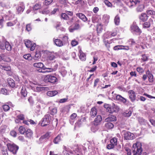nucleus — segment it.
I'll return each mask as SVG.
<instances>
[{"mask_svg":"<svg viewBox=\"0 0 155 155\" xmlns=\"http://www.w3.org/2000/svg\"><path fill=\"white\" fill-rule=\"evenodd\" d=\"M132 149L134 155H141L143 149L142 145L140 142L134 144Z\"/></svg>","mask_w":155,"mask_h":155,"instance_id":"f257e3e1","label":"nucleus"},{"mask_svg":"<svg viewBox=\"0 0 155 155\" xmlns=\"http://www.w3.org/2000/svg\"><path fill=\"white\" fill-rule=\"evenodd\" d=\"M102 120V117L100 115H98L97 116L94 121V125L92 126L91 128V131L95 132L97 130V128L96 127L95 130L93 129L94 127H95L96 126H97L100 123Z\"/></svg>","mask_w":155,"mask_h":155,"instance_id":"f03ea898","label":"nucleus"},{"mask_svg":"<svg viewBox=\"0 0 155 155\" xmlns=\"http://www.w3.org/2000/svg\"><path fill=\"white\" fill-rule=\"evenodd\" d=\"M8 148L9 151L14 154H16L19 147L15 144L7 143V144Z\"/></svg>","mask_w":155,"mask_h":155,"instance_id":"7ed1b4c3","label":"nucleus"},{"mask_svg":"<svg viewBox=\"0 0 155 155\" xmlns=\"http://www.w3.org/2000/svg\"><path fill=\"white\" fill-rule=\"evenodd\" d=\"M51 118V116L49 114L45 115L42 119L41 126L45 127L48 125L50 122Z\"/></svg>","mask_w":155,"mask_h":155,"instance_id":"20e7f679","label":"nucleus"},{"mask_svg":"<svg viewBox=\"0 0 155 155\" xmlns=\"http://www.w3.org/2000/svg\"><path fill=\"white\" fill-rule=\"evenodd\" d=\"M44 81L46 82H49L52 83H54L57 81L58 79L55 76L48 75L45 77Z\"/></svg>","mask_w":155,"mask_h":155,"instance_id":"39448f33","label":"nucleus"},{"mask_svg":"<svg viewBox=\"0 0 155 155\" xmlns=\"http://www.w3.org/2000/svg\"><path fill=\"white\" fill-rule=\"evenodd\" d=\"M120 110L118 106L113 103L111 107L108 106L106 108L107 111L110 113H117Z\"/></svg>","mask_w":155,"mask_h":155,"instance_id":"423d86ee","label":"nucleus"},{"mask_svg":"<svg viewBox=\"0 0 155 155\" xmlns=\"http://www.w3.org/2000/svg\"><path fill=\"white\" fill-rule=\"evenodd\" d=\"M58 67V65H56L54 66V68H48L45 67L43 68V71H40L41 69L38 70V71L40 72L43 73H45L46 72H51L53 71H55L57 69Z\"/></svg>","mask_w":155,"mask_h":155,"instance_id":"0eeeda50","label":"nucleus"},{"mask_svg":"<svg viewBox=\"0 0 155 155\" xmlns=\"http://www.w3.org/2000/svg\"><path fill=\"white\" fill-rule=\"evenodd\" d=\"M25 44L27 48H30V49L31 51H34L36 46L35 43H32L31 41L28 40L25 41Z\"/></svg>","mask_w":155,"mask_h":155,"instance_id":"6e6552de","label":"nucleus"},{"mask_svg":"<svg viewBox=\"0 0 155 155\" xmlns=\"http://www.w3.org/2000/svg\"><path fill=\"white\" fill-rule=\"evenodd\" d=\"M124 139L126 140H133L135 138L134 134L129 131L125 132L124 134Z\"/></svg>","mask_w":155,"mask_h":155,"instance_id":"1a4fd4ad","label":"nucleus"},{"mask_svg":"<svg viewBox=\"0 0 155 155\" xmlns=\"http://www.w3.org/2000/svg\"><path fill=\"white\" fill-rule=\"evenodd\" d=\"M130 28L132 32L135 31L140 34L141 33V30L139 28L138 26L135 24H133L131 26Z\"/></svg>","mask_w":155,"mask_h":155,"instance_id":"9d476101","label":"nucleus"},{"mask_svg":"<svg viewBox=\"0 0 155 155\" xmlns=\"http://www.w3.org/2000/svg\"><path fill=\"white\" fill-rule=\"evenodd\" d=\"M149 16L147 13H142L139 16V18L140 20L143 22L146 21L148 20Z\"/></svg>","mask_w":155,"mask_h":155,"instance_id":"9b49d317","label":"nucleus"},{"mask_svg":"<svg viewBox=\"0 0 155 155\" xmlns=\"http://www.w3.org/2000/svg\"><path fill=\"white\" fill-rule=\"evenodd\" d=\"M50 137V133L47 132L45 134L42 136L40 138L39 140L41 143L45 140L47 139H48Z\"/></svg>","mask_w":155,"mask_h":155,"instance_id":"f8f14e48","label":"nucleus"},{"mask_svg":"<svg viewBox=\"0 0 155 155\" xmlns=\"http://www.w3.org/2000/svg\"><path fill=\"white\" fill-rule=\"evenodd\" d=\"M0 69L6 71H10L11 70V68L10 66L2 63L0 64Z\"/></svg>","mask_w":155,"mask_h":155,"instance_id":"ddd939ff","label":"nucleus"},{"mask_svg":"<svg viewBox=\"0 0 155 155\" xmlns=\"http://www.w3.org/2000/svg\"><path fill=\"white\" fill-rule=\"evenodd\" d=\"M129 93V97L131 101L132 102L134 101L136 99V97L134 92L132 90H130Z\"/></svg>","mask_w":155,"mask_h":155,"instance_id":"4468645a","label":"nucleus"},{"mask_svg":"<svg viewBox=\"0 0 155 155\" xmlns=\"http://www.w3.org/2000/svg\"><path fill=\"white\" fill-rule=\"evenodd\" d=\"M6 41L5 39L3 37L0 39V48L1 49H5V43Z\"/></svg>","mask_w":155,"mask_h":155,"instance_id":"2eb2a0df","label":"nucleus"},{"mask_svg":"<svg viewBox=\"0 0 155 155\" xmlns=\"http://www.w3.org/2000/svg\"><path fill=\"white\" fill-rule=\"evenodd\" d=\"M97 114V109L95 107L92 108L90 112V116L92 118H94Z\"/></svg>","mask_w":155,"mask_h":155,"instance_id":"dca6fc26","label":"nucleus"},{"mask_svg":"<svg viewBox=\"0 0 155 155\" xmlns=\"http://www.w3.org/2000/svg\"><path fill=\"white\" fill-rule=\"evenodd\" d=\"M33 65L34 67L39 68L40 69H41L40 71H43L45 67L44 65L41 62L35 63L33 64Z\"/></svg>","mask_w":155,"mask_h":155,"instance_id":"f3484780","label":"nucleus"},{"mask_svg":"<svg viewBox=\"0 0 155 155\" xmlns=\"http://www.w3.org/2000/svg\"><path fill=\"white\" fill-rule=\"evenodd\" d=\"M76 15L84 22H86L87 20V18L84 14L82 13H77Z\"/></svg>","mask_w":155,"mask_h":155,"instance_id":"a211bd4d","label":"nucleus"},{"mask_svg":"<svg viewBox=\"0 0 155 155\" xmlns=\"http://www.w3.org/2000/svg\"><path fill=\"white\" fill-rule=\"evenodd\" d=\"M25 134V137L28 138H31L33 136L32 131L30 129H28L26 130Z\"/></svg>","mask_w":155,"mask_h":155,"instance_id":"6ab92c4d","label":"nucleus"},{"mask_svg":"<svg viewBox=\"0 0 155 155\" xmlns=\"http://www.w3.org/2000/svg\"><path fill=\"white\" fill-rule=\"evenodd\" d=\"M153 21V20L150 18L149 21H145L143 25V27L144 28H149L150 26V21Z\"/></svg>","mask_w":155,"mask_h":155,"instance_id":"aec40b11","label":"nucleus"},{"mask_svg":"<svg viewBox=\"0 0 155 155\" xmlns=\"http://www.w3.org/2000/svg\"><path fill=\"white\" fill-rule=\"evenodd\" d=\"M53 39V41L55 45L58 46L60 47L63 45V42L60 39Z\"/></svg>","mask_w":155,"mask_h":155,"instance_id":"412c9836","label":"nucleus"},{"mask_svg":"<svg viewBox=\"0 0 155 155\" xmlns=\"http://www.w3.org/2000/svg\"><path fill=\"white\" fill-rule=\"evenodd\" d=\"M7 82L11 87L13 88L15 86V83L14 81L10 78H9L7 79Z\"/></svg>","mask_w":155,"mask_h":155,"instance_id":"4be33fe9","label":"nucleus"},{"mask_svg":"<svg viewBox=\"0 0 155 155\" xmlns=\"http://www.w3.org/2000/svg\"><path fill=\"white\" fill-rule=\"evenodd\" d=\"M146 74L148 76L149 82L151 83L153 82V75L150 73V71L149 70L147 71Z\"/></svg>","mask_w":155,"mask_h":155,"instance_id":"5701e85b","label":"nucleus"},{"mask_svg":"<svg viewBox=\"0 0 155 155\" xmlns=\"http://www.w3.org/2000/svg\"><path fill=\"white\" fill-rule=\"evenodd\" d=\"M116 99L117 100L121 101L124 104L125 103L127 102V100L125 98L119 95H117L116 96Z\"/></svg>","mask_w":155,"mask_h":155,"instance_id":"b1692460","label":"nucleus"},{"mask_svg":"<svg viewBox=\"0 0 155 155\" xmlns=\"http://www.w3.org/2000/svg\"><path fill=\"white\" fill-rule=\"evenodd\" d=\"M80 59L82 61H85L86 59V55L81 50L79 51Z\"/></svg>","mask_w":155,"mask_h":155,"instance_id":"393cba45","label":"nucleus"},{"mask_svg":"<svg viewBox=\"0 0 155 155\" xmlns=\"http://www.w3.org/2000/svg\"><path fill=\"white\" fill-rule=\"evenodd\" d=\"M117 120L116 117L115 116H110L106 118L105 120L106 122L115 121Z\"/></svg>","mask_w":155,"mask_h":155,"instance_id":"a878e982","label":"nucleus"},{"mask_svg":"<svg viewBox=\"0 0 155 155\" xmlns=\"http://www.w3.org/2000/svg\"><path fill=\"white\" fill-rule=\"evenodd\" d=\"M17 22L18 20L17 19H16L12 21H10L7 22L6 24V25L8 27L13 26L17 23Z\"/></svg>","mask_w":155,"mask_h":155,"instance_id":"bb28decb","label":"nucleus"},{"mask_svg":"<svg viewBox=\"0 0 155 155\" xmlns=\"http://www.w3.org/2000/svg\"><path fill=\"white\" fill-rule=\"evenodd\" d=\"M144 8L145 6L144 4H140L136 8V11L137 12H141L143 11Z\"/></svg>","mask_w":155,"mask_h":155,"instance_id":"cd10ccee","label":"nucleus"},{"mask_svg":"<svg viewBox=\"0 0 155 155\" xmlns=\"http://www.w3.org/2000/svg\"><path fill=\"white\" fill-rule=\"evenodd\" d=\"M58 94V92L56 91H49L47 92V95L51 97L54 96Z\"/></svg>","mask_w":155,"mask_h":155,"instance_id":"c85d7f7f","label":"nucleus"},{"mask_svg":"<svg viewBox=\"0 0 155 155\" xmlns=\"http://www.w3.org/2000/svg\"><path fill=\"white\" fill-rule=\"evenodd\" d=\"M110 17L109 15H104L103 18V20L105 24H107L109 22Z\"/></svg>","mask_w":155,"mask_h":155,"instance_id":"c756f323","label":"nucleus"},{"mask_svg":"<svg viewBox=\"0 0 155 155\" xmlns=\"http://www.w3.org/2000/svg\"><path fill=\"white\" fill-rule=\"evenodd\" d=\"M120 21V17L118 15H117L115 16L114 19V22L115 25H119Z\"/></svg>","mask_w":155,"mask_h":155,"instance_id":"7c9ffc66","label":"nucleus"},{"mask_svg":"<svg viewBox=\"0 0 155 155\" xmlns=\"http://www.w3.org/2000/svg\"><path fill=\"white\" fill-rule=\"evenodd\" d=\"M111 38L110 35V32H107L105 33L103 35L104 41V40H107V39Z\"/></svg>","mask_w":155,"mask_h":155,"instance_id":"2f4dec72","label":"nucleus"},{"mask_svg":"<svg viewBox=\"0 0 155 155\" xmlns=\"http://www.w3.org/2000/svg\"><path fill=\"white\" fill-rule=\"evenodd\" d=\"M61 136L58 135L53 140V142L55 144H58L61 140Z\"/></svg>","mask_w":155,"mask_h":155,"instance_id":"473e14b6","label":"nucleus"},{"mask_svg":"<svg viewBox=\"0 0 155 155\" xmlns=\"http://www.w3.org/2000/svg\"><path fill=\"white\" fill-rule=\"evenodd\" d=\"M9 51L11 50L12 46L8 41H6L5 43V49Z\"/></svg>","mask_w":155,"mask_h":155,"instance_id":"72a5a7b5","label":"nucleus"},{"mask_svg":"<svg viewBox=\"0 0 155 155\" xmlns=\"http://www.w3.org/2000/svg\"><path fill=\"white\" fill-rule=\"evenodd\" d=\"M18 130L21 134H23L25 133L26 130H25V128L23 126H21L19 127Z\"/></svg>","mask_w":155,"mask_h":155,"instance_id":"f704fd0d","label":"nucleus"},{"mask_svg":"<svg viewBox=\"0 0 155 155\" xmlns=\"http://www.w3.org/2000/svg\"><path fill=\"white\" fill-rule=\"evenodd\" d=\"M126 4L130 8H132L135 6V5L134 4V3L131 1V0H130L128 2H126Z\"/></svg>","mask_w":155,"mask_h":155,"instance_id":"c9c22d12","label":"nucleus"},{"mask_svg":"<svg viewBox=\"0 0 155 155\" xmlns=\"http://www.w3.org/2000/svg\"><path fill=\"white\" fill-rule=\"evenodd\" d=\"M147 15L151 16L155 15V11L151 10H147L146 12Z\"/></svg>","mask_w":155,"mask_h":155,"instance_id":"e433bc0d","label":"nucleus"},{"mask_svg":"<svg viewBox=\"0 0 155 155\" xmlns=\"http://www.w3.org/2000/svg\"><path fill=\"white\" fill-rule=\"evenodd\" d=\"M41 57V54L39 52H36L35 56L32 57V59L37 60L39 58Z\"/></svg>","mask_w":155,"mask_h":155,"instance_id":"4c0bfd02","label":"nucleus"},{"mask_svg":"<svg viewBox=\"0 0 155 155\" xmlns=\"http://www.w3.org/2000/svg\"><path fill=\"white\" fill-rule=\"evenodd\" d=\"M61 18L65 20H68L69 17L66 13H62L61 15Z\"/></svg>","mask_w":155,"mask_h":155,"instance_id":"58836bf2","label":"nucleus"},{"mask_svg":"<svg viewBox=\"0 0 155 155\" xmlns=\"http://www.w3.org/2000/svg\"><path fill=\"white\" fill-rule=\"evenodd\" d=\"M21 94L24 97H26L27 95V92L25 87H22L21 91Z\"/></svg>","mask_w":155,"mask_h":155,"instance_id":"ea45409f","label":"nucleus"},{"mask_svg":"<svg viewBox=\"0 0 155 155\" xmlns=\"http://www.w3.org/2000/svg\"><path fill=\"white\" fill-rule=\"evenodd\" d=\"M139 122L141 124H144L147 123V121L142 117H139L138 118Z\"/></svg>","mask_w":155,"mask_h":155,"instance_id":"a19ab883","label":"nucleus"},{"mask_svg":"<svg viewBox=\"0 0 155 155\" xmlns=\"http://www.w3.org/2000/svg\"><path fill=\"white\" fill-rule=\"evenodd\" d=\"M106 127L108 129H112L114 126L113 124L111 122H108L105 124Z\"/></svg>","mask_w":155,"mask_h":155,"instance_id":"79ce46f5","label":"nucleus"},{"mask_svg":"<svg viewBox=\"0 0 155 155\" xmlns=\"http://www.w3.org/2000/svg\"><path fill=\"white\" fill-rule=\"evenodd\" d=\"M35 88L34 89L35 91L37 92H40L42 91L45 90L44 87L39 86V87H36L35 86Z\"/></svg>","mask_w":155,"mask_h":155,"instance_id":"37998d69","label":"nucleus"},{"mask_svg":"<svg viewBox=\"0 0 155 155\" xmlns=\"http://www.w3.org/2000/svg\"><path fill=\"white\" fill-rule=\"evenodd\" d=\"M117 138L116 137L112 138L110 140V143H112L115 146L117 145Z\"/></svg>","mask_w":155,"mask_h":155,"instance_id":"c03bdc74","label":"nucleus"},{"mask_svg":"<svg viewBox=\"0 0 155 155\" xmlns=\"http://www.w3.org/2000/svg\"><path fill=\"white\" fill-rule=\"evenodd\" d=\"M23 57L25 59L29 61L32 60V57L31 56L30 54L24 55L23 56Z\"/></svg>","mask_w":155,"mask_h":155,"instance_id":"a18cd8bd","label":"nucleus"},{"mask_svg":"<svg viewBox=\"0 0 155 155\" xmlns=\"http://www.w3.org/2000/svg\"><path fill=\"white\" fill-rule=\"evenodd\" d=\"M41 5L40 3H36L33 6V9L34 10H37L40 8Z\"/></svg>","mask_w":155,"mask_h":155,"instance_id":"49530a36","label":"nucleus"},{"mask_svg":"<svg viewBox=\"0 0 155 155\" xmlns=\"http://www.w3.org/2000/svg\"><path fill=\"white\" fill-rule=\"evenodd\" d=\"M17 13L19 14L20 13H21V12H23L24 10V8L23 6H18L17 7Z\"/></svg>","mask_w":155,"mask_h":155,"instance_id":"de8ad7c7","label":"nucleus"},{"mask_svg":"<svg viewBox=\"0 0 155 155\" xmlns=\"http://www.w3.org/2000/svg\"><path fill=\"white\" fill-rule=\"evenodd\" d=\"M142 61H147L148 59V56L146 54H144L142 55V58H141Z\"/></svg>","mask_w":155,"mask_h":155,"instance_id":"09e8293b","label":"nucleus"},{"mask_svg":"<svg viewBox=\"0 0 155 155\" xmlns=\"http://www.w3.org/2000/svg\"><path fill=\"white\" fill-rule=\"evenodd\" d=\"M131 111L129 110L128 111H126L124 113V115L126 117H129L131 115Z\"/></svg>","mask_w":155,"mask_h":155,"instance_id":"8fccbe9b","label":"nucleus"},{"mask_svg":"<svg viewBox=\"0 0 155 155\" xmlns=\"http://www.w3.org/2000/svg\"><path fill=\"white\" fill-rule=\"evenodd\" d=\"M3 108L5 111H7L8 110L10 109V107L7 105L5 104L3 105Z\"/></svg>","mask_w":155,"mask_h":155,"instance_id":"3c124183","label":"nucleus"},{"mask_svg":"<svg viewBox=\"0 0 155 155\" xmlns=\"http://www.w3.org/2000/svg\"><path fill=\"white\" fill-rule=\"evenodd\" d=\"M115 146V145H114L113 144L110 143V144H109L107 145V147L108 149L110 150L113 148Z\"/></svg>","mask_w":155,"mask_h":155,"instance_id":"603ef678","label":"nucleus"},{"mask_svg":"<svg viewBox=\"0 0 155 155\" xmlns=\"http://www.w3.org/2000/svg\"><path fill=\"white\" fill-rule=\"evenodd\" d=\"M26 30L28 31H30L31 30V27L30 24H27L26 26Z\"/></svg>","mask_w":155,"mask_h":155,"instance_id":"864d4df0","label":"nucleus"},{"mask_svg":"<svg viewBox=\"0 0 155 155\" xmlns=\"http://www.w3.org/2000/svg\"><path fill=\"white\" fill-rule=\"evenodd\" d=\"M59 11V9L58 8H54V9L50 13V14L49 15H54L57 12H58Z\"/></svg>","mask_w":155,"mask_h":155,"instance_id":"5fc2aeb1","label":"nucleus"},{"mask_svg":"<svg viewBox=\"0 0 155 155\" xmlns=\"http://www.w3.org/2000/svg\"><path fill=\"white\" fill-rule=\"evenodd\" d=\"M53 0H45V4L46 5H49L53 2Z\"/></svg>","mask_w":155,"mask_h":155,"instance_id":"6e6d98bb","label":"nucleus"},{"mask_svg":"<svg viewBox=\"0 0 155 155\" xmlns=\"http://www.w3.org/2000/svg\"><path fill=\"white\" fill-rule=\"evenodd\" d=\"M57 113V109L56 108L52 109L50 113V114L52 115H54Z\"/></svg>","mask_w":155,"mask_h":155,"instance_id":"4d7b16f0","label":"nucleus"},{"mask_svg":"<svg viewBox=\"0 0 155 155\" xmlns=\"http://www.w3.org/2000/svg\"><path fill=\"white\" fill-rule=\"evenodd\" d=\"M50 11L47 9H44L41 12V13L43 14L47 15L49 13L50 14Z\"/></svg>","mask_w":155,"mask_h":155,"instance_id":"13d9d810","label":"nucleus"},{"mask_svg":"<svg viewBox=\"0 0 155 155\" xmlns=\"http://www.w3.org/2000/svg\"><path fill=\"white\" fill-rule=\"evenodd\" d=\"M55 58V56L53 54H51L48 56V59L50 60H52Z\"/></svg>","mask_w":155,"mask_h":155,"instance_id":"bf43d9fd","label":"nucleus"},{"mask_svg":"<svg viewBox=\"0 0 155 155\" xmlns=\"http://www.w3.org/2000/svg\"><path fill=\"white\" fill-rule=\"evenodd\" d=\"M68 21L67 22V23L69 25H71L73 22L74 18L72 17L71 18H69L68 20Z\"/></svg>","mask_w":155,"mask_h":155,"instance_id":"052dcab7","label":"nucleus"},{"mask_svg":"<svg viewBox=\"0 0 155 155\" xmlns=\"http://www.w3.org/2000/svg\"><path fill=\"white\" fill-rule=\"evenodd\" d=\"M122 45H117L114 47V49L115 50L122 49Z\"/></svg>","mask_w":155,"mask_h":155,"instance_id":"680f3d73","label":"nucleus"},{"mask_svg":"<svg viewBox=\"0 0 155 155\" xmlns=\"http://www.w3.org/2000/svg\"><path fill=\"white\" fill-rule=\"evenodd\" d=\"M85 120L86 119L85 117L82 118L80 119V120L78 121L77 123L80 124H81L82 122L85 121Z\"/></svg>","mask_w":155,"mask_h":155,"instance_id":"e2e57ef3","label":"nucleus"},{"mask_svg":"<svg viewBox=\"0 0 155 155\" xmlns=\"http://www.w3.org/2000/svg\"><path fill=\"white\" fill-rule=\"evenodd\" d=\"M137 71L140 73H142L144 72L143 69L140 67H138L137 68Z\"/></svg>","mask_w":155,"mask_h":155,"instance_id":"0e129e2a","label":"nucleus"},{"mask_svg":"<svg viewBox=\"0 0 155 155\" xmlns=\"http://www.w3.org/2000/svg\"><path fill=\"white\" fill-rule=\"evenodd\" d=\"M102 25L101 24L99 25L97 28V31L99 32H100L101 31V30H102Z\"/></svg>","mask_w":155,"mask_h":155,"instance_id":"69168bd1","label":"nucleus"},{"mask_svg":"<svg viewBox=\"0 0 155 155\" xmlns=\"http://www.w3.org/2000/svg\"><path fill=\"white\" fill-rule=\"evenodd\" d=\"M10 134L12 136L14 137H15L17 135L16 132L14 130L11 131L10 133Z\"/></svg>","mask_w":155,"mask_h":155,"instance_id":"338daca9","label":"nucleus"},{"mask_svg":"<svg viewBox=\"0 0 155 155\" xmlns=\"http://www.w3.org/2000/svg\"><path fill=\"white\" fill-rule=\"evenodd\" d=\"M141 0H131V1L134 3L135 5L137 4H138L140 2Z\"/></svg>","mask_w":155,"mask_h":155,"instance_id":"774afa93","label":"nucleus"}]
</instances>
